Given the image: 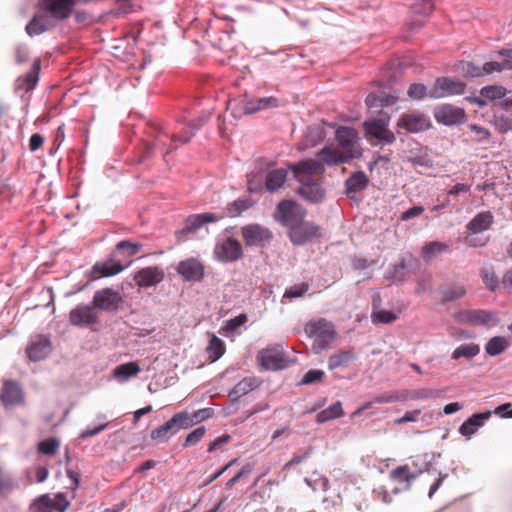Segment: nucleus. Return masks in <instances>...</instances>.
Here are the masks:
<instances>
[{
  "instance_id": "22",
  "label": "nucleus",
  "mask_w": 512,
  "mask_h": 512,
  "mask_svg": "<svg viewBox=\"0 0 512 512\" xmlns=\"http://www.w3.org/2000/svg\"><path fill=\"white\" fill-rule=\"evenodd\" d=\"M416 477L417 475L411 472L408 465H401L392 470L390 472V479L399 485L394 488V492L398 493L408 490Z\"/></svg>"
},
{
  "instance_id": "44",
  "label": "nucleus",
  "mask_w": 512,
  "mask_h": 512,
  "mask_svg": "<svg viewBox=\"0 0 512 512\" xmlns=\"http://www.w3.org/2000/svg\"><path fill=\"white\" fill-rule=\"evenodd\" d=\"M173 434H175L174 428L170 424V421L168 420L163 425L152 430L150 436L153 440H157L159 442H166Z\"/></svg>"
},
{
  "instance_id": "43",
  "label": "nucleus",
  "mask_w": 512,
  "mask_h": 512,
  "mask_svg": "<svg viewBox=\"0 0 512 512\" xmlns=\"http://www.w3.org/2000/svg\"><path fill=\"white\" fill-rule=\"evenodd\" d=\"M116 251L124 257H132L138 254L142 248V244L134 243L129 240H122L116 244Z\"/></svg>"
},
{
  "instance_id": "53",
  "label": "nucleus",
  "mask_w": 512,
  "mask_h": 512,
  "mask_svg": "<svg viewBox=\"0 0 512 512\" xmlns=\"http://www.w3.org/2000/svg\"><path fill=\"white\" fill-rule=\"evenodd\" d=\"M408 96L414 100H421L425 96H429V91L424 84L414 83L408 89Z\"/></svg>"
},
{
  "instance_id": "13",
  "label": "nucleus",
  "mask_w": 512,
  "mask_h": 512,
  "mask_svg": "<svg viewBox=\"0 0 512 512\" xmlns=\"http://www.w3.org/2000/svg\"><path fill=\"white\" fill-rule=\"evenodd\" d=\"M397 126L409 133H419L431 127L430 118L421 112L403 114L397 122Z\"/></svg>"
},
{
  "instance_id": "29",
  "label": "nucleus",
  "mask_w": 512,
  "mask_h": 512,
  "mask_svg": "<svg viewBox=\"0 0 512 512\" xmlns=\"http://www.w3.org/2000/svg\"><path fill=\"white\" fill-rule=\"evenodd\" d=\"M39 70H40V60L37 59L33 65L31 70L21 76L16 81V88L21 91L29 92L36 86L39 79Z\"/></svg>"
},
{
  "instance_id": "20",
  "label": "nucleus",
  "mask_w": 512,
  "mask_h": 512,
  "mask_svg": "<svg viewBox=\"0 0 512 512\" xmlns=\"http://www.w3.org/2000/svg\"><path fill=\"white\" fill-rule=\"evenodd\" d=\"M149 135L153 142L150 149H161L165 152L164 156L174 151L177 146L171 142V136L166 128L160 123H154L149 128Z\"/></svg>"
},
{
  "instance_id": "4",
  "label": "nucleus",
  "mask_w": 512,
  "mask_h": 512,
  "mask_svg": "<svg viewBox=\"0 0 512 512\" xmlns=\"http://www.w3.org/2000/svg\"><path fill=\"white\" fill-rule=\"evenodd\" d=\"M306 216V210L294 200H282L278 203L274 218L289 229Z\"/></svg>"
},
{
  "instance_id": "49",
  "label": "nucleus",
  "mask_w": 512,
  "mask_h": 512,
  "mask_svg": "<svg viewBox=\"0 0 512 512\" xmlns=\"http://www.w3.org/2000/svg\"><path fill=\"white\" fill-rule=\"evenodd\" d=\"M481 278L486 288L495 291L499 286V279L493 268H484L481 270Z\"/></svg>"
},
{
  "instance_id": "51",
  "label": "nucleus",
  "mask_w": 512,
  "mask_h": 512,
  "mask_svg": "<svg viewBox=\"0 0 512 512\" xmlns=\"http://www.w3.org/2000/svg\"><path fill=\"white\" fill-rule=\"evenodd\" d=\"M458 69L465 77H482V67L475 65L472 62H461Z\"/></svg>"
},
{
  "instance_id": "47",
  "label": "nucleus",
  "mask_w": 512,
  "mask_h": 512,
  "mask_svg": "<svg viewBox=\"0 0 512 512\" xmlns=\"http://www.w3.org/2000/svg\"><path fill=\"white\" fill-rule=\"evenodd\" d=\"M60 447V441L55 437L44 439L38 443V451L44 455H54Z\"/></svg>"
},
{
  "instance_id": "3",
  "label": "nucleus",
  "mask_w": 512,
  "mask_h": 512,
  "mask_svg": "<svg viewBox=\"0 0 512 512\" xmlns=\"http://www.w3.org/2000/svg\"><path fill=\"white\" fill-rule=\"evenodd\" d=\"M306 335L314 338L312 349L315 353L324 350L336 337L334 325L325 318L312 319L304 327Z\"/></svg>"
},
{
  "instance_id": "26",
  "label": "nucleus",
  "mask_w": 512,
  "mask_h": 512,
  "mask_svg": "<svg viewBox=\"0 0 512 512\" xmlns=\"http://www.w3.org/2000/svg\"><path fill=\"white\" fill-rule=\"evenodd\" d=\"M54 27L49 14H36L26 25V32L30 36L40 35Z\"/></svg>"
},
{
  "instance_id": "19",
  "label": "nucleus",
  "mask_w": 512,
  "mask_h": 512,
  "mask_svg": "<svg viewBox=\"0 0 512 512\" xmlns=\"http://www.w3.org/2000/svg\"><path fill=\"white\" fill-rule=\"evenodd\" d=\"M122 297L119 292L105 288L97 291L93 297V306L100 310L115 311L122 303Z\"/></svg>"
},
{
  "instance_id": "9",
  "label": "nucleus",
  "mask_w": 512,
  "mask_h": 512,
  "mask_svg": "<svg viewBox=\"0 0 512 512\" xmlns=\"http://www.w3.org/2000/svg\"><path fill=\"white\" fill-rule=\"evenodd\" d=\"M457 320L473 326H495L499 322L494 312L483 309L462 311L458 314Z\"/></svg>"
},
{
  "instance_id": "11",
  "label": "nucleus",
  "mask_w": 512,
  "mask_h": 512,
  "mask_svg": "<svg viewBox=\"0 0 512 512\" xmlns=\"http://www.w3.org/2000/svg\"><path fill=\"white\" fill-rule=\"evenodd\" d=\"M176 271L185 281L200 282L205 276V265L198 258L190 257L180 261Z\"/></svg>"
},
{
  "instance_id": "41",
  "label": "nucleus",
  "mask_w": 512,
  "mask_h": 512,
  "mask_svg": "<svg viewBox=\"0 0 512 512\" xmlns=\"http://www.w3.org/2000/svg\"><path fill=\"white\" fill-rule=\"evenodd\" d=\"M480 352V346L476 343H468V344H462L458 346L454 351L452 352V359L458 360L462 357L464 358H472L476 355H478Z\"/></svg>"
},
{
  "instance_id": "34",
  "label": "nucleus",
  "mask_w": 512,
  "mask_h": 512,
  "mask_svg": "<svg viewBox=\"0 0 512 512\" xmlns=\"http://www.w3.org/2000/svg\"><path fill=\"white\" fill-rule=\"evenodd\" d=\"M449 245L440 241L426 243L421 249V257L425 262L432 261L436 256L447 252Z\"/></svg>"
},
{
  "instance_id": "57",
  "label": "nucleus",
  "mask_w": 512,
  "mask_h": 512,
  "mask_svg": "<svg viewBox=\"0 0 512 512\" xmlns=\"http://www.w3.org/2000/svg\"><path fill=\"white\" fill-rule=\"evenodd\" d=\"M248 321V316L245 313H241L238 316L229 319L223 329L227 332H233L240 326L244 325Z\"/></svg>"
},
{
  "instance_id": "28",
  "label": "nucleus",
  "mask_w": 512,
  "mask_h": 512,
  "mask_svg": "<svg viewBox=\"0 0 512 512\" xmlns=\"http://www.w3.org/2000/svg\"><path fill=\"white\" fill-rule=\"evenodd\" d=\"M369 184V178L363 171H356L345 181L347 195L352 198L353 194L366 189Z\"/></svg>"
},
{
  "instance_id": "6",
  "label": "nucleus",
  "mask_w": 512,
  "mask_h": 512,
  "mask_svg": "<svg viewBox=\"0 0 512 512\" xmlns=\"http://www.w3.org/2000/svg\"><path fill=\"white\" fill-rule=\"evenodd\" d=\"M0 402L5 408L24 405L26 396L21 384L13 379L3 381L0 389Z\"/></svg>"
},
{
  "instance_id": "54",
  "label": "nucleus",
  "mask_w": 512,
  "mask_h": 512,
  "mask_svg": "<svg viewBox=\"0 0 512 512\" xmlns=\"http://www.w3.org/2000/svg\"><path fill=\"white\" fill-rule=\"evenodd\" d=\"M205 433L206 429L204 426L196 428L187 435L183 447L196 445L204 437Z\"/></svg>"
},
{
  "instance_id": "1",
  "label": "nucleus",
  "mask_w": 512,
  "mask_h": 512,
  "mask_svg": "<svg viewBox=\"0 0 512 512\" xmlns=\"http://www.w3.org/2000/svg\"><path fill=\"white\" fill-rule=\"evenodd\" d=\"M324 165L326 164L319 158L302 160L288 166L300 184L297 193L306 201L318 203L324 199L325 190L321 185L325 172Z\"/></svg>"
},
{
  "instance_id": "42",
  "label": "nucleus",
  "mask_w": 512,
  "mask_h": 512,
  "mask_svg": "<svg viewBox=\"0 0 512 512\" xmlns=\"http://www.w3.org/2000/svg\"><path fill=\"white\" fill-rule=\"evenodd\" d=\"M326 138V132L323 124H317L310 126L306 134V143L308 146H316L317 144L324 141Z\"/></svg>"
},
{
  "instance_id": "21",
  "label": "nucleus",
  "mask_w": 512,
  "mask_h": 512,
  "mask_svg": "<svg viewBox=\"0 0 512 512\" xmlns=\"http://www.w3.org/2000/svg\"><path fill=\"white\" fill-rule=\"evenodd\" d=\"M52 350V344L49 337L37 335L30 341L26 348V353L31 361H40L46 358Z\"/></svg>"
},
{
  "instance_id": "45",
  "label": "nucleus",
  "mask_w": 512,
  "mask_h": 512,
  "mask_svg": "<svg viewBox=\"0 0 512 512\" xmlns=\"http://www.w3.org/2000/svg\"><path fill=\"white\" fill-rule=\"evenodd\" d=\"M252 206V201L250 199H237L234 202L228 204L226 210V216L228 217H237L243 211L249 209Z\"/></svg>"
},
{
  "instance_id": "55",
  "label": "nucleus",
  "mask_w": 512,
  "mask_h": 512,
  "mask_svg": "<svg viewBox=\"0 0 512 512\" xmlns=\"http://www.w3.org/2000/svg\"><path fill=\"white\" fill-rule=\"evenodd\" d=\"M466 294V289L464 286L456 285L448 288L444 291L443 300L444 301H454L463 297Z\"/></svg>"
},
{
  "instance_id": "33",
  "label": "nucleus",
  "mask_w": 512,
  "mask_h": 512,
  "mask_svg": "<svg viewBox=\"0 0 512 512\" xmlns=\"http://www.w3.org/2000/svg\"><path fill=\"white\" fill-rule=\"evenodd\" d=\"M228 109L231 110V113L235 118H240L243 115L255 113V108L251 106L247 96L229 101Z\"/></svg>"
},
{
  "instance_id": "37",
  "label": "nucleus",
  "mask_w": 512,
  "mask_h": 512,
  "mask_svg": "<svg viewBox=\"0 0 512 512\" xmlns=\"http://www.w3.org/2000/svg\"><path fill=\"white\" fill-rule=\"evenodd\" d=\"M343 414H344V411L342 408V404L340 401H337L334 404H332L331 406H329L328 408L320 411L316 416V420L318 423L322 424L327 421L339 418Z\"/></svg>"
},
{
  "instance_id": "12",
  "label": "nucleus",
  "mask_w": 512,
  "mask_h": 512,
  "mask_svg": "<svg viewBox=\"0 0 512 512\" xmlns=\"http://www.w3.org/2000/svg\"><path fill=\"white\" fill-rule=\"evenodd\" d=\"M319 232L320 227L318 225L303 219L289 229V238L293 244L303 245L318 237Z\"/></svg>"
},
{
  "instance_id": "32",
  "label": "nucleus",
  "mask_w": 512,
  "mask_h": 512,
  "mask_svg": "<svg viewBox=\"0 0 512 512\" xmlns=\"http://www.w3.org/2000/svg\"><path fill=\"white\" fill-rule=\"evenodd\" d=\"M288 169L278 168L267 173L265 186L269 192L277 191L281 188L287 179Z\"/></svg>"
},
{
  "instance_id": "14",
  "label": "nucleus",
  "mask_w": 512,
  "mask_h": 512,
  "mask_svg": "<svg viewBox=\"0 0 512 512\" xmlns=\"http://www.w3.org/2000/svg\"><path fill=\"white\" fill-rule=\"evenodd\" d=\"M434 118L438 123L451 126L464 122L466 113L464 109L451 104H442L435 107Z\"/></svg>"
},
{
  "instance_id": "52",
  "label": "nucleus",
  "mask_w": 512,
  "mask_h": 512,
  "mask_svg": "<svg viewBox=\"0 0 512 512\" xmlns=\"http://www.w3.org/2000/svg\"><path fill=\"white\" fill-rule=\"evenodd\" d=\"M200 123L197 124H190L188 129H186L181 134H172L171 136V142H181V143H187L190 141L192 136L194 135V132L199 129Z\"/></svg>"
},
{
  "instance_id": "17",
  "label": "nucleus",
  "mask_w": 512,
  "mask_h": 512,
  "mask_svg": "<svg viewBox=\"0 0 512 512\" xmlns=\"http://www.w3.org/2000/svg\"><path fill=\"white\" fill-rule=\"evenodd\" d=\"M241 234L248 246H264L272 239V233L269 229L258 224L242 227Z\"/></svg>"
},
{
  "instance_id": "58",
  "label": "nucleus",
  "mask_w": 512,
  "mask_h": 512,
  "mask_svg": "<svg viewBox=\"0 0 512 512\" xmlns=\"http://www.w3.org/2000/svg\"><path fill=\"white\" fill-rule=\"evenodd\" d=\"M488 240V237H480L477 236V234H471V232H468L464 237V243L473 248L484 247L488 243Z\"/></svg>"
},
{
  "instance_id": "64",
  "label": "nucleus",
  "mask_w": 512,
  "mask_h": 512,
  "mask_svg": "<svg viewBox=\"0 0 512 512\" xmlns=\"http://www.w3.org/2000/svg\"><path fill=\"white\" fill-rule=\"evenodd\" d=\"M424 210L425 209L423 206H414V207L406 210L405 212H403L400 216V220L408 221L412 218L418 217L424 212Z\"/></svg>"
},
{
  "instance_id": "62",
  "label": "nucleus",
  "mask_w": 512,
  "mask_h": 512,
  "mask_svg": "<svg viewBox=\"0 0 512 512\" xmlns=\"http://www.w3.org/2000/svg\"><path fill=\"white\" fill-rule=\"evenodd\" d=\"M15 487L13 479L0 469V494H6Z\"/></svg>"
},
{
  "instance_id": "24",
  "label": "nucleus",
  "mask_w": 512,
  "mask_h": 512,
  "mask_svg": "<svg viewBox=\"0 0 512 512\" xmlns=\"http://www.w3.org/2000/svg\"><path fill=\"white\" fill-rule=\"evenodd\" d=\"M507 94V89L503 86L489 85L480 90V96L475 98V103L479 107H484L488 102L502 100Z\"/></svg>"
},
{
  "instance_id": "31",
  "label": "nucleus",
  "mask_w": 512,
  "mask_h": 512,
  "mask_svg": "<svg viewBox=\"0 0 512 512\" xmlns=\"http://www.w3.org/2000/svg\"><path fill=\"white\" fill-rule=\"evenodd\" d=\"M257 386L258 381L255 377H245L232 388L228 396L231 401H237L250 391L254 390Z\"/></svg>"
},
{
  "instance_id": "46",
  "label": "nucleus",
  "mask_w": 512,
  "mask_h": 512,
  "mask_svg": "<svg viewBox=\"0 0 512 512\" xmlns=\"http://www.w3.org/2000/svg\"><path fill=\"white\" fill-rule=\"evenodd\" d=\"M503 70H512V59H505L502 63L491 61L482 66L483 76Z\"/></svg>"
},
{
  "instance_id": "38",
  "label": "nucleus",
  "mask_w": 512,
  "mask_h": 512,
  "mask_svg": "<svg viewBox=\"0 0 512 512\" xmlns=\"http://www.w3.org/2000/svg\"><path fill=\"white\" fill-rule=\"evenodd\" d=\"M124 266L119 262L102 263L93 266V272L99 274L101 277L114 276L123 271Z\"/></svg>"
},
{
  "instance_id": "61",
  "label": "nucleus",
  "mask_w": 512,
  "mask_h": 512,
  "mask_svg": "<svg viewBox=\"0 0 512 512\" xmlns=\"http://www.w3.org/2000/svg\"><path fill=\"white\" fill-rule=\"evenodd\" d=\"M468 128L470 131L475 133V140L477 142H486L489 140L491 134L488 129L478 126L476 124H470L468 125Z\"/></svg>"
},
{
  "instance_id": "10",
  "label": "nucleus",
  "mask_w": 512,
  "mask_h": 512,
  "mask_svg": "<svg viewBox=\"0 0 512 512\" xmlns=\"http://www.w3.org/2000/svg\"><path fill=\"white\" fill-rule=\"evenodd\" d=\"M214 254L221 262H234L242 257L243 249L239 241L228 237L215 245Z\"/></svg>"
},
{
  "instance_id": "35",
  "label": "nucleus",
  "mask_w": 512,
  "mask_h": 512,
  "mask_svg": "<svg viewBox=\"0 0 512 512\" xmlns=\"http://www.w3.org/2000/svg\"><path fill=\"white\" fill-rule=\"evenodd\" d=\"M141 371L137 362H128L118 365L113 370L114 377L119 381H127L130 377L136 376Z\"/></svg>"
},
{
  "instance_id": "25",
  "label": "nucleus",
  "mask_w": 512,
  "mask_h": 512,
  "mask_svg": "<svg viewBox=\"0 0 512 512\" xmlns=\"http://www.w3.org/2000/svg\"><path fill=\"white\" fill-rule=\"evenodd\" d=\"M494 223V216L490 211H483L476 214L466 225L471 234H479L490 229Z\"/></svg>"
},
{
  "instance_id": "15",
  "label": "nucleus",
  "mask_w": 512,
  "mask_h": 512,
  "mask_svg": "<svg viewBox=\"0 0 512 512\" xmlns=\"http://www.w3.org/2000/svg\"><path fill=\"white\" fill-rule=\"evenodd\" d=\"M99 317L94 306L80 304L69 313V322L73 326L88 327L98 323Z\"/></svg>"
},
{
  "instance_id": "60",
  "label": "nucleus",
  "mask_w": 512,
  "mask_h": 512,
  "mask_svg": "<svg viewBox=\"0 0 512 512\" xmlns=\"http://www.w3.org/2000/svg\"><path fill=\"white\" fill-rule=\"evenodd\" d=\"M324 372L322 370L311 369L305 373L301 380V384L309 385L322 380Z\"/></svg>"
},
{
  "instance_id": "16",
  "label": "nucleus",
  "mask_w": 512,
  "mask_h": 512,
  "mask_svg": "<svg viewBox=\"0 0 512 512\" xmlns=\"http://www.w3.org/2000/svg\"><path fill=\"white\" fill-rule=\"evenodd\" d=\"M224 216L217 215L215 213H201V214H193L187 217L185 220V225L182 230H180L176 236L178 241L184 240V237L189 234L197 231L206 223L217 222L222 219Z\"/></svg>"
},
{
  "instance_id": "48",
  "label": "nucleus",
  "mask_w": 512,
  "mask_h": 512,
  "mask_svg": "<svg viewBox=\"0 0 512 512\" xmlns=\"http://www.w3.org/2000/svg\"><path fill=\"white\" fill-rule=\"evenodd\" d=\"M249 102L251 103V106L255 108V113L261 110L274 108L278 106V100L273 96L258 99L249 98Z\"/></svg>"
},
{
  "instance_id": "56",
  "label": "nucleus",
  "mask_w": 512,
  "mask_h": 512,
  "mask_svg": "<svg viewBox=\"0 0 512 512\" xmlns=\"http://www.w3.org/2000/svg\"><path fill=\"white\" fill-rule=\"evenodd\" d=\"M439 396V393L431 388H421L411 392L410 400L431 399Z\"/></svg>"
},
{
  "instance_id": "7",
  "label": "nucleus",
  "mask_w": 512,
  "mask_h": 512,
  "mask_svg": "<svg viewBox=\"0 0 512 512\" xmlns=\"http://www.w3.org/2000/svg\"><path fill=\"white\" fill-rule=\"evenodd\" d=\"M466 84L460 80L447 77L437 78L429 90V97L434 99L444 98L464 93Z\"/></svg>"
},
{
  "instance_id": "50",
  "label": "nucleus",
  "mask_w": 512,
  "mask_h": 512,
  "mask_svg": "<svg viewBox=\"0 0 512 512\" xmlns=\"http://www.w3.org/2000/svg\"><path fill=\"white\" fill-rule=\"evenodd\" d=\"M371 318L374 323L388 324L394 322L397 319V316L391 311L373 309Z\"/></svg>"
},
{
  "instance_id": "30",
  "label": "nucleus",
  "mask_w": 512,
  "mask_h": 512,
  "mask_svg": "<svg viewBox=\"0 0 512 512\" xmlns=\"http://www.w3.org/2000/svg\"><path fill=\"white\" fill-rule=\"evenodd\" d=\"M355 360V352L352 348L340 350L329 357L328 368L334 370L349 366Z\"/></svg>"
},
{
  "instance_id": "39",
  "label": "nucleus",
  "mask_w": 512,
  "mask_h": 512,
  "mask_svg": "<svg viewBox=\"0 0 512 512\" xmlns=\"http://www.w3.org/2000/svg\"><path fill=\"white\" fill-rule=\"evenodd\" d=\"M208 358L211 362L217 361L225 353L224 342L213 335L207 347Z\"/></svg>"
},
{
  "instance_id": "27",
  "label": "nucleus",
  "mask_w": 512,
  "mask_h": 512,
  "mask_svg": "<svg viewBox=\"0 0 512 512\" xmlns=\"http://www.w3.org/2000/svg\"><path fill=\"white\" fill-rule=\"evenodd\" d=\"M491 417V412L476 413L464 421L459 427V433L463 436L470 437L473 435L484 422Z\"/></svg>"
},
{
  "instance_id": "8",
  "label": "nucleus",
  "mask_w": 512,
  "mask_h": 512,
  "mask_svg": "<svg viewBox=\"0 0 512 512\" xmlns=\"http://www.w3.org/2000/svg\"><path fill=\"white\" fill-rule=\"evenodd\" d=\"M75 0H40V9L54 20L63 21L73 13Z\"/></svg>"
},
{
  "instance_id": "59",
  "label": "nucleus",
  "mask_w": 512,
  "mask_h": 512,
  "mask_svg": "<svg viewBox=\"0 0 512 512\" xmlns=\"http://www.w3.org/2000/svg\"><path fill=\"white\" fill-rule=\"evenodd\" d=\"M308 289L309 285L307 283H300L286 289L283 297L290 299L295 297H301L308 291Z\"/></svg>"
},
{
  "instance_id": "23",
  "label": "nucleus",
  "mask_w": 512,
  "mask_h": 512,
  "mask_svg": "<svg viewBox=\"0 0 512 512\" xmlns=\"http://www.w3.org/2000/svg\"><path fill=\"white\" fill-rule=\"evenodd\" d=\"M164 278L163 270L159 267H146L134 275V281L139 287H150L160 283Z\"/></svg>"
},
{
  "instance_id": "36",
  "label": "nucleus",
  "mask_w": 512,
  "mask_h": 512,
  "mask_svg": "<svg viewBox=\"0 0 512 512\" xmlns=\"http://www.w3.org/2000/svg\"><path fill=\"white\" fill-rule=\"evenodd\" d=\"M509 346V341L504 336H494L485 345V352L490 356L502 354Z\"/></svg>"
},
{
  "instance_id": "5",
  "label": "nucleus",
  "mask_w": 512,
  "mask_h": 512,
  "mask_svg": "<svg viewBox=\"0 0 512 512\" xmlns=\"http://www.w3.org/2000/svg\"><path fill=\"white\" fill-rule=\"evenodd\" d=\"M389 117L367 120L363 123L366 137L369 141L376 139L382 144H392L395 141L394 133L388 129Z\"/></svg>"
},
{
  "instance_id": "2",
  "label": "nucleus",
  "mask_w": 512,
  "mask_h": 512,
  "mask_svg": "<svg viewBox=\"0 0 512 512\" xmlns=\"http://www.w3.org/2000/svg\"><path fill=\"white\" fill-rule=\"evenodd\" d=\"M338 147L326 145L317 152V156L328 166L347 163L358 158L361 153L357 145L358 134L354 128L338 126L335 132Z\"/></svg>"
},
{
  "instance_id": "40",
  "label": "nucleus",
  "mask_w": 512,
  "mask_h": 512,
  "mask_svg": "<svg viewBox=\"0 0 512 512\" xmlns=\"http://www.w3.org/2000/svg\"><path fill=\"white\" fill-rule=\"evenodd\" d=\"M169 421L173 426L175 433L180 429H187L194 425L191 414L186 411L174 414L172 418L169 419Z\"/></svg>"
},
{
  "instance_id": "63",
  "label": "nucleus",
  "mask_w": 512,
  "mask_h": 512,
  "mask_svg": "<svg viewBox=\"0 0 512 512\" xmlns=\"http://www.w3.org/2000/svg\"><path fill=\"white\" fill-rule=\"evenodd\" d=\"M212 415H213V410L211 408H203V409H199V410L191 413L194 424L204 421V420L210 418Z\"/></svg>"
},
{
  "instance_id": "18",
  "label": "nucleus",
  "mask_w": 512,
  "mask_h": 512,
  "mask_svg": "<svg viewBox=\"0 0 512 512\" xmlns=\"http://www.w3.org/2000/svg\"><path fill=\"white\" fill-rule=\"evenodd\" d=\"M257 361L266 370H280L286 367V360L280 347L261 350L257 355Z\"/></svg>"
}]
</instances>
